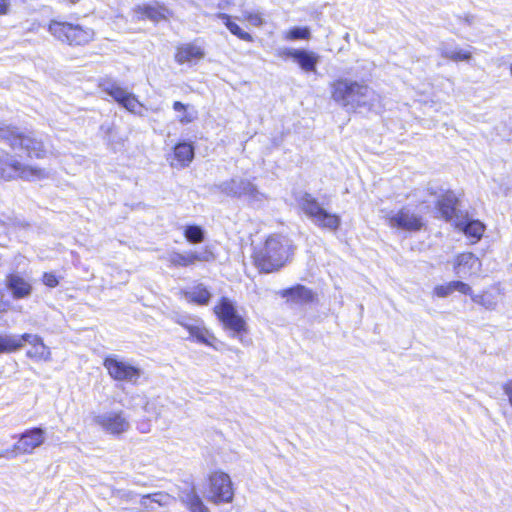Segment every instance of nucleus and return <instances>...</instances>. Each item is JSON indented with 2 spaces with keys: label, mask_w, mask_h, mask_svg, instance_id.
<instances>
[{
  "label": "nucleus",
  "mask_w": 512,
  "mask_h": 512,
  "mask_svg": "<svg viewBox=\"0 0 512 512\" xmlns=\"http://www.w3.org/2000/svg\"><path fill=\"white\" fill-rule=\"evenodd\" d=\"M331 95L335 102L347 112L364 113L380 106V95L364 81L341 78L331 85Z\"/></svg>",
  "instance_id": "obj_1"
},
{
  "label": "nucleus",
  "mask_w": 512,
  "mask_h": 512,
  "mask_svg": "<svg viewBox=\"0 0 512 512\" xmlns=\"http://www.w3.org/2000/svg\"><path fill=\"white\" fill-rule=\"evenodd\" d=\"M291 241L281 235L269 236L254 252V264L263 273H272L282 268L292 255Z\"/></svg>",
  "instance_id": "obj_2"
},
{
  "label": "nucleus",
  "mask_w": 512,
  "mask_h": 512,
  "mask_svg": "<svg viewBox=\"0 0 512 512\" xmlns=\"http://www.w3.org/2000/svg\"><path fill=\"white\" fill-rule=\"evenodd\" d=\"M0 139L6 141L14 151H21L30 158H43L46 153L43 139L35 132L27 134L15 127H0Z\"/></svg>",
  "instance_id": "obj_3"
},
{
  "label": "nucleus",
  "mask_w": 512,
  "mask_h": 512,
  "mask_svg": "<svg viewBox=\"0 0 512 512\" xmlns=\"http://www.w3.org/2000/svg\"><path fill=\"white\" fill-rule=\"evenodd\" d=\"M220 193L227 197L244 199L249 204L262 203L265 195L250 179L234 176L214 186Z\"/></svg>",
  "instance_id": "obj_4"
},
{
  "label": "nucleus",
  "mask_w": 512,
  "mask_h": 512,
  "mask_svg": "<svg viewBox=\"0 0 512 512\" xmlns=\"http://www.w3.org/2000/svg\"><path fill=\"white\" fill-rule=\"evenodd\" d=\"M298 205L313 224L322 229L336 231L341 225L340 216L324 209L310 193H303L298 199Z\"/></svg>",
  "instance_id": "obj_5"
},
{
  "label": "nucleus",
  "mask_w": 512,
  "mask_h": 512,
  "mask_svg": "<svg viewBox=\"0 0 512 512\" xmlns=\"http://www.w3.org/2000/svg\"><path fill=\"white\" fill-rule=\"evenodd\" d=\"M48 31L57 40L69 45H85L94 38V31L91 28L56 20L49 23Z\"/></svg>",
  "instance_id": "obj_6"
},
{
  "label": "nucleus",
  "mask_w": 512,
  "mask_h": 512,
  "mask_svg": "<svg viewBox=\"0 0 512 512\" xmlns=\"http://www.w3.org/2000/svg\"><path fill=\"white\" fill-rule=\"evenodd\" d=\"M214 311L224 327L233 332L234 336H239L242 332L246 331V321L238 313L234 303L230 299L222 297L215 306Z\"/></svg>",
  "instance_id": "obj_7"
},
{
  "label": "nucleus",
  "mask_w": 512,
  "mask_h": 512,
  "mask_svg": "<svg viewBox=\"0 0 512 512\" xmlns=\"http://www.w3.org/2000/svg\"><path fill=\"white\" fill-rule=\"evenodd\" d=\"M45 175L43 169L26 166L11 157L6 160L0 157V180L8 181L15 178L35 180L44 178Z\"/></svg>",
  "instance_id": "obj_8"
},
{
  "label": "nucleus",
  "mask_w": 512,
  "mask_h": 512,
  "mask_svg": "<svg viewBox=\"0 0 512 512\" xmlns=\"http://www.w3.org/2000/svg\"><path fill=\"white\" fill-rule=\"evenodd\" d=\"M234 497L230 476L224 472H214L209 477L207 499L215 504L231 503Z\"/></svg>",
  "instance_id": "obj_9"
},
{
  "label": "nucleus",
  "mask_w": 512,
  "mask_h": 512,
  "mask_svg": "<svg viewBox=\"0 0 512 512\" xmlns=\"http://www.w3.org/2000/svg\"><path fill=\"white\" fill-rule=\"evenodd\" d=\"M388 225L409 232L421 230L423 218L409 207H402L398 211H389L385 215Z\"/></svg>",
  "instance_id": "obj_10"
},
{
  "label": "nucleus",
  "mask_w": 512,
  "mask_h": 512,
  "mask_svg": "<svg viewBox=\"0 0 512 512\" xmlns=\"http://www.w3.org/2000/svg\"><path fill=\"white\" fill-rule=\"evenodd\" d=\"M93 421L104 432L113 436H119L130 429L129 419L122 410L98 414Z\"/></svg>",
  "instance_id": "obj_11"
},
{
  "label": "nucleus",
  "mask_w": 512,
  "mask_h": 512,
  "mask_svg": "<svg viewBox=\"0 0 512 512\" xmlns=\"http://www.w3.org/2000/svg\"><path fill=\"white\" fill-rule=\"evenodd\" d=\"M104 367L108 374L116 381L136 383L141 376V369L129 362L119 360L115 356H109L104 360Z\"/></svg>",
  "instance_id": "obj_12"
},
{
  "label": "nucleus",
  "mask_w": 512,
  "mask_h": 512,
  "mask_svg": "<svg viewBox=\"0 0 512 512\" xmlns=\"http://www.w3.org/2000/svg\"><path fill=\"white\" fill-rule=\"evenodd\" d=\"M102 90L112 97L119 105L124 107L131 113H140L138 109L142 108V104L138 101L136 96L128 92L126 89L120 87L115 81H105L101 83Z\"/></svg>",
  "instance_id": "obj_13"
},
{
  "label": "nucleus",
  "mask_w": 512,
  "mask_h": 512,
  "mask_svg": "<svg viewBox=\"0 0 512 512\" xmlns=\"http://www.w3.org/2000/svg\"><path fill=\"white\" fill-rule=\"evenodd\" d=\"M173 320L184 327L189 332L190 336L195 338L199 343L210 345V338H214L206 329L204 322L200 318L186 314H175Z\"/></svg>",
  "instance_id": "obj_14"
},
{
  "label": "nucleus",
  "mask_w": 512,
  "mask_h": 512,
  "mask_svg": "<svg viewBox=\"0 0 512 512\" xmlns=\"http://www.w3.org/2000/svg\"><path fill=\"white\" fill-rule=\"evenodd\" d=\"M45 442V430L41 427H34L26 430L20 436L18 441L14 444L12 453L18 454H31L36 448L40 447Z\"/></svg>",
  "instance_id": "obj_15"
},
{
  "label": "nucleus",
  "mask_w": 512,
  "mask_h": 512,
  "mask_svg": "<svg viewBox=\"0 0 512 512\" xmlns=\"http://www.w3.org/2000/svg\"><path fill=\"white\" fill-rule=\"evenodd\" d=\"M215 259L213 252L209 247L199 251H190L186 253L171 252L167 255V261L173 267H188L196 262H210Z\"/></svg>",
  "instance_id": "obj_16"
},
{
  "label": "nucleus",
  "mask_w": 512,
  "mask_h": 512,
  "mask_svg": "<svg viewBox=\"0 0 512 512\" xmlns=\"http://www.w3.org/2000/svg\"><path fill=\"white\" fill-rule=\"evenodd\" d=\"M281 57L292 58L306 72H315L319 56L306 49L283 48L279 51Z\"/></svg>",
  "instance_id": "obj_17"
},
{
  "label": "nucleus",
  "mask_w": 512,
  "mask_h": 512,
  "mask_svg": "<svg viewBox=\"0 0 512 512\" xmlns=\"http://www.w3.org/2000/svg\"><path fill=\"white\" fill-rule=\"evenodd\" d=\"M27 343L31 345L26 353L27 357L34 360L48 361L51 358V352L48 346L43 342V339L37 334L24 333L21 335L22 347Z\"/></svg>",
  "instance_id": "obj_18"
},
{
  "label": "nucleus",
  "mask_w": 512,
  "mask_h": 512,
  "mask_svg": "<svg viewBox=\"0 0 512 512\" xmlns=\"http://www.w3.org/2000/svg\"><path fill=\"white\" fill-rule=\"evenodd\" d=\"M5 283L14 299L27 298L32 293V285L19 274L7 275Z\"/></svg>",
  "instance_id": "obj_19"
},
{
  "label": "nucleus",
  "mask_w": 512,
  "mask_h": 512,
  "mask_svg": "<svg viewBox=\"0 0 512 512\" xmlns=\"http://www.w3.org/2000/svg\"><path fill=\"white\" fill-rule=\"evenodd\" d=\"M178 497L190 512H210L198 495L194 485L180 489Z\"/></svg>",
  "instance_id": "obj_20"
},
{
  "label": "nucleus",
  "mask_w": 512,
  "mask_h": 512,
  "mask_svg": "<svg viewBox=\"0 0 512 512\" xmlns=\"http://www.w3.org/2000/svg\"><path fill=\"white\" fill-rule=\"evenodd\" d=\"M280 295L295 304H308L315 299V293L301 284L282 290Z\"/></svg>",
  "instance_id": "obj_21"
},
{
  "label": "nucleus",
  "mask_w": 512,
  "mask_h": 512,
  "mask_svg": "<svg viewBox=\"0 0 512 512\" xmlns=\"http://www.w3.org/2000/svg\"><path fill=\"white\" fill-rule=\"evenodd\" d=\"M458 199L454 192L446 191L437 201V209L445 220H451L457 214Z\"/></svg>",
  "instance_id": "obj_22"
},
{
  "label": "nucleus",
  "mask_w": 512,
  "mask_h": 512,
  "mask_svg": "<svg viewBox=\"0 0 512 512\" xmlns=\"http://www.w3.org/2000/svg\"><path fill=\"white\" fill-rule=\"evenodd\" d=\"M479 266L478 258L473 253L466 252L457 256L454 269L458 276H462L475 272Z\"/></svg>",
  "instance_id": "obj_23"
},
{
  "label": "nucleus",
  "mask_w": 512,
  "mask_h": 512,
  "mask_svg": "<svg viewBox=\"0 0 512 512\" xmlns=\"http://www.w3.org/2000/svg\"><path fill=\"white\" fill-rule=\"evenodd\" d=\"M204 57V51L201 47L189 43L177 48L175 60L179 64L190 63Z\"/></svg>",
  "instance_id": "obj_24"
},
{
  "label": "nucleus",
  "mask_w": 512,
  "mask_h": 512,
  "mask_svg": "<svg viewBox=\"0 0 512 512\" xmlns=\"http://www.w3.org/2000/svg\"><path fill=\"white\" fill-rule=\"evenodd\" d=\"M22 349L21 335L0 333V355L10 354Z\"/></svg>",
  "instance_id": "obj_25"
},
{
  "label": "nucleus",
  "mask_w": 512,
  "mask_h": 512,
  "mask_svg": "<svg viewBox=\"0 0 512 512\" xmlns=\"http://www.w3.org/2000/svg\"><path fill=\"white\" fill-rule=\"evenodd\" d=\"M457 226L465 235L473 238L474 242L480 240L484 232V225L478 220H461Z\"/></svg>",
  "instance_id": "obj_26"
},
{
  "label": "nucleus",
  "mask_w": 512,
  "mask_h": 512,
  "mask_svg": "<svg viewBox=\"0 0 512 512\" xmlns=\"http://www.w3.org/2000/svg\"><path fill=\"white\" fill-rule=\"evenodd\" d=\"M175 159L181 166H188L194 158V147L191 143L180 142L174 147Z\"/></svg>",
  "instance_id": "obj_27"
},
{
  "label": "nucleus",
  "mask_w": 512,
  "mask_h": 512,
  "mask_svg": "<svg viewBox=\"0 0 512 512\" xmlns=\"http://www.w3.org/2000/svg\"><path fill=\"white\" fill-rule=\"evenodd\" d=\"M185 296L188 300L195 302L200 305L208 304L211 293L203 284H198L185 292Z\"/></svg>",
  "instance_id": "obj_28"
},
{
  "label": "nucleus",
  "mask_w": 512,
  "mask_h": 512,
  "mask_svg": "<svg viewBox=\"0 0 512 512\" xmlns=\"http://www.w3.org/2000/svg\"><path fill=\"white\" fill-rule=\"evenodd\" d=\"M219 18L223 21L227 29L239 39L251 42L253 40L251 34L243 31L235 22L230 19V16L225 13H220Z\"/></svg>",
  "instance_id": "obj_29"
},
{
  "label": "nucleus",
  "mask_w": 512,
  "mask_h": 512,
  "mask_svg": "<svg viewBox=\"0 0 512 512\" xmlns=\"http://www.w3.org/2000/svg\"><path fill=\"white\" fill-rule=\"evenodd\" d=\"M184 236L190 243H201L205 238V232L198 225H188L184 230Z\"/></svg>",
  "instance_id": "obj_30"
},
{
  "label": "nucleus",
  "mask_w": 512,
  "mask_h": 512,
  "mask_svg": "<svg viewBox=\"0 0 512 512\" xmlns=\"http://www.w3.org/2000/svg\"><path fill=\"white\" fill-rule=\"evenodd\" d=\"M140 10H141V14L144 17H146L154 22H159L165 18L166 9L163 7H155V6L148 5V6H144Z\"/></svg>",
  "instance_id": "obj_31"
},
{
  "label": "nucleus",
  "mask_w": 512,
  "mask_h": 512,
  "mask_svg": "<svg viewBox=\"0 0 512 512\" xmlns=\"http://www.w3.org/2000/svg\"><path fill=\"white\" fill-rule=\"evenodd\" d=\"M471 299L474 303L479 304L488 310L494 309L497 303L495 297L488 292L477 295L473 294Z\"/></svg>",
  "instance_id": "obj_32"
},
{
  "label": "nucleus",
  "mask_w": 512,
  "mask_h": 512,
  "mask_svg": "<svg viewBox=\"0 0 512 512\" xmlns=\"http://www.w3.org/2000/svg\"><path fill=\"white\" fill-rule=\"evenodd\" d=\"M310 38V30L308 27H293L287 34L288 40H306Z\"/></svg>",
  "instance_id": "obj_33"
},
{
  "label": "nucleus",
  "mask_w": 512,
  "mask_h": 512,
  "mask_svg": "<svg viewBox=\"0 0 512 512\" xmlns=\"http://www.w3.org/2000/svg\"><path fill=\"white\" fill-rule=\"evenodd\" d=\"M173 109L177 112H183V115L179 117V121L183 124L190 123L195 119V115L187 112V106L180 101L173 103Z\"/></svg>",
  "instance_id": "obj_34"
},
{
  "label": "nucleus",
  "mask_w": 512,
  "mask_h": 512,
  "mask_svg": "<svg viewBox=\"0 0 512 512\" xmlns=\"http://www.w3.org/2000/svg\"><path fill=\"white\" fill-rule=\"evenodd\" d=\"M148 495L150 496V501L158 504L159 506H168L171 501L174 500L173 497L164 492H156Z\"/></svg>",
  "instance_id": "obj_35"
},
{
  "label": "nucleus",
  "mask_w": 512,
  "mask_h": 512,
  "mask_svg": "<svg viewBox=\"0 0 512 512\" xmlns=\"http://www.w3.org/2000/svg\"><path fill=\"white\" fill-rule=\"evenodd\" d=\"M457 48L458 47L452 46L448 43H442L438 49L442 57L451 60L452 57H454V53L456 52Z\"/></svg>",
  "instance_id": "obj_36"
},
{
  "label": "nucleus",
  "mask_w": 512,
  "mask_h": 512,
  "mask_svg": "<svg viewBox=\"0 0 512 512\" xmlns=\"http://www.w3.org/2000/svg\"><path fill=\"white\" fill-rule=\"evenodd\" d=\"M435 294L438 297H447L449 296L453 291L452 281L444 284V285H438L434 289Z\"/></svg>",
  "instance_id": "obj_37"
},
{
  "label": "nucleus",
  "mask_w": 512,
  "mask_h": 512,
  "mask_svg": "<svg viewBox=\"0 0 512 512\" xmlns=\"http://www.w3.org/2000/svg\"><path fill=\"white\" fill-rule=\"evenodd\" d=\"M453 291H458L464 295H470L472 297L471 287L462 281H452Z\"/></svg>",
  "instance_id": "obj_38"
},
{
  "label": "nucleus",
  "mask_w": 512,
  "mask_h": 512,
  "mask_svg": "<svg viewBox=\"0 0 512 512\" xmlns=\"http://www.w3.org/2000/svg\"><path fill=\"white\" fill-rule=\"evenodd\" d=\"M43 283L50 288H54L59 284V281L53 273L45 272L43 274Z\"/></svg>",
  "instance_id": "obj_39"
},
{
  "label": "nucleus",
  "mask_w": 512,
  "mask_h": 512,
  "mask_svg": "<svg viewBox=\"0 0 512 512\" xmlns=\"http://www.w3.org/2000/svg\"><path fill=\"white\" fill-rule=\"evenodd\" d=\"M471 53L469 51H465L462 49L457 48L456 52L454 53V57H452V61L458 62V61H469L471 59Z\"/></svg>",
  "instance_id": "obj_40"
},
{
  "label": "nucleus",
  "mask_w": 512,
  "mask_h": 512,
  "mask_svg": "<svg viewBox=\"0 0 512 512\" xmlns=\"http://www.w3.org/2000/svg\"><path fill=\"white\" fill-rule=\"evenodd\" d=\"M244 16L254 26H261L263 24L261 16L257 13L245 12Z\"/></svg>",
  "instance_id": "obj_41"
},
{
  "label": "nucleus",
  "mask_w": 512,
  "mask_h": 512,
  "mask_svg": "<svg viewBox=\"0 0 512 512\" xmlns=\"http://www.w3.org/2000/svg\"><path fill=\"white\" fill-rule=\"evenodd\" d=\"M153 502L150 501V496L148 494L146 495H143L141 500H140V504L143 508L144 511L146 512H151L153 511V506L151 505Z\"/></svg>",
  "instance_id": "obj_42"
},
{
  "label": "nucleus",
  "mask_w": 512,
  "mask_h": 512,
  "mask_svg": "<svg viewBox=\"0 0 512 512\" xmlns=\"http://www.w3.org/2000/svg\"><path fill=\"white\" fill-rule=\"evenodd\" d=\"M10 10V0H0V15H6Z\"/></svg>",
  "instance_id": "obj_43"
},
{
  "label": "nucleus",
  "mask_w": 512,
  "mask_h": 512,
  "mask_svg": "<svg viewBox=\"0 0 512 512\" xmlns=\"http://www.w3.org/2000/svg\"><path fill=\"white\" fill-rule=\"evenodd\" d=\"M138 429L140 430V432L142 433H147L150 431V425L148 423H142L140 424V426L138 427Z\"/></svg>",
  "instance_id": "obj_44"
},
{
  "label": "nucleus",
  "mask_w": 512,
  "mask_h": 512,
  "mask_svg": "<svg viewBox=\"0 0 512 512\" xmlns=\"http://www.w3.org/2000/svg\"><path fill=\"white\" fill-rule=\"evenodd\" d=\"M153 406H154V403H153V402H147V403L145 404L144 409H145V411H146V412H148V413H149V412L151 411V409H152V407H153Z\"/></svg>",
  "instance_id": "obj_45"
},
{
  "label": "nucleus",
  "mask_w": 512,
  "mask_h": 512,
  "mask_svg": "<svg viewBox=\"0 0 512 512\" xmlns=\"http://www.w3.org/2000/svg\"><path fill=\"white\" fill-rule=\"evenodd\" d=\"M7 311V305L3 302H0V314Z\"/></svg>",
  "instance_id": "obj_46"
},
{
  "label": "nucleus",
  "mask_w": 512,
  "mask_h": 512,
  "mask_svg": "<svg viewBox=\"0 0 512 512\" xmlns=\"http://www.w3.org/2000/svg\"><path fill=\"white\" fill-rule=\"evenodd\" d=\"M7 455V451L0 452V457H5Z\"/></svg>",
  "instance_id": "obj_47"
},
{
  "label": "nucleus",
  "mask_w": 512,
  "mask_h": 512,
  "mask_svg": "<svg viewBox=\"0 0 512 512\" xmlns=\"http://www.w3.org/2000/svg\"><path fill=\"white\" fill-rule=\"evenodd\" d=\"M510 73H511V75H512V64H511V67H510Z\"/></svg>",
  "instance_id": "obj_48"
}]
</instances>
